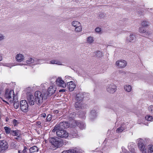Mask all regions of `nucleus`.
I'll use <instances>...</instances> for the list:
<instances>
[{
  "mask_svg": "<svg viewBox=\"0 0 153 153\" xmlns=\"http://www.w3.org/2000/svg\"><path fill=\"white\" fill-rule=\"evenodd\" d=\"M48 95L46 93H42L37 91L35 93V97L36 103L38 105H40L47 98Z\"/></svg>",
  "mask_w": 153,
  "mask_h": 153,
  "instance_id": "1",
  "label": "nucleus"
},
{
  "mask_svg": "<svg viewBox=\"0 0 153 153\" xmlns=\"http://www.w3.org/2000/svg\"><path fill=\"white\" fill-rule=\"evenodd\" d=\"M50 143L56 148L62 146L65 143L61 139L57 137H52L49 140Z\"/></svg>",
  "mask_w": 153,
  "mask_h": 153,
  "instance_id": "2",
  "label": "nucleus"
},
{
  "mask_svg": "<svg viewBox=\"0 0 153 153\" xmlns=\"http://www.w3.org/2000/svg\"><path fill=\"white\" fill-rule=\"evenodd\" d=\"M4 97L6 99L8 100L10 103H11L12 102V100H13V99L15 98L13 91L7 89L5 92Z\"/></svg>",
  "mask_w": 153,
  "mask_h": 153,
  "instance_id": "3",
  "label": "nucleus"
},
{
  "mask_svg": "<svg viewBox=\"0 0 153 153\" xmlns=\"http://www.w3.org/2000/svg\"><path fill=\"white\" fill-rule=\"evenodd\" d=\"M71 25L75 27L74 31L76 32H80L82 29L81 24L77 21H74L71 23Z\"/></svg>",
  "mask_w": 153,
  "mask_h": 153,
  "instance_id": "4",
  "label": "nucleus"
},
{
  "mask_svg": "<svg viewBox=\"0 0 153 153\" xmlns=\"http://www.w3.org/2000/svg\"><path fill=\"white\" fill-rule=\"evenodd\" d=\"M67 124L68 123L66 122H60L55 126L52 131L54 132L56 131L57 130H58L59 129L67 128L68 127V126L67 125Z\"/></svg>",
  "mask_w": 153,
  "mask_h": 153,
  "instance_id": "5",
  "label": "nucleus"
},
{
  "mask_svg": "<svg viewBox=\"0 0 153 153\" xmlns=\"http://www.w3.org/2000/svg\"><path fill=\"white\" fill-rule=\"evenodd\" d=\"M20 107L21 110L24 112H26L28 111V104L27 102L25 100L20 101Z\"/></svg>",
  "mask_w": 153,
  "mask_h": 153,
  "instance_id": "6",
  "label": "nucleus"
},
{
  "mask_svg": "<svg viewBox=\"0 0 153 153\" xmlns=\"http://www.w3.org/2000/svg\"><path fill=\"white\" fill-rule=\"evenodd\" d=\"M62 129H59L58 130H57L56 132V135L59 137L66 138L68 136V133L65 130Z\"/></svg>",
  "mask_w": 153,
  "mask_h": 153,
  "instance_id": "7",
  "label": "nucleus"
},
{
  "mask_svg": "<svg viewBox=\"0 0 153 153\" xmlns=\"http://www.w3.org/2000/svg\"><path fill=\"white\" fill-rule=\"evenodd\" d=\"M138 141V147L140 151L142 153H146V149L144 144L142 143L143 140L141 139H139Z\"/></svg>",
  "mask_w": 153,
  "mask_h": 153,
  "instance_id": "8",
  "label": "nucleus"
},
{
  "mask_svg": "<svg viewBox=\"0 0 153 153\" xmlns=\"http://www.w3.org/2000/svg\"><path fill=\"white\" fill-rule=\"evenodd\" d=\"M27 100L29 104L31 105H34L36 102L33 96L30 93L27 94Z\"/></svg>",
  "mask_w": 153,
  "mask_h": 153,
  "instance_id": "9",
  "label": "nucleus"
},
{
  "mask_svg": "<svg viewBox=\"0 0 153 153\" xmlns=\"http://www.w3.org/2000/svg\"><path fill=\"white\" fill-rule=\"evenodd\" d=\"M8 145L6 141L0 140V151H5L7 149Z\"/></svg>",
  "mask_w": 153,
  "mask_h": 153,
  "instance_id": "10",
  "label": "nucleus"
},
{
  "mask_svg": "<svg viewBox=\"0 0 153 153\" xmlns=\"http://www.w3.org/2000/svg\"><path fill=\"white\" fill-rule=\"evenodd\" d=\"M127 65V62L123 60H118L116 61L115 65L118 68H125Z\"/></svg>",
  "mask_w": 153,
  "mask_h": 153,
  "instance_id": "11",
  "label": "nucleus"
},
{
  "mask_svg": "<svg viewBox=\"0 0 153 153\" xmlns=\"http://www.w3.org/2000/svg\"><path fill=\"white\" fill-rule=\"evenodd\" d=\"M57 85L59 86L64 88L66 86V84L64 81L60 77H58L56 80Z\"/></svg>",
  "mask_w": 153,
  "mask_h": 153,
  "instance_id": "12",
  "label": "nucleus"
},
{
  "mask_svg": "<svg viewBox=\"0 0 153 153\" xmlns=\"http://www.w3.org/2000/svg\"><path fill=\"white\" fill-rule=\"evenodd\" d=\"M117 90V87L114 84H111L108 85L107 88V90L110 93H114Z\"/></svg>",
  "mask_w": 153,
  "mask_h": 153,
  "instance_id": "13",
  "label": "nucleus"
},
{
  "mask_svg": "<svg viewBox=\"0 0 153 153\" xmlns=\"http://www.w3.org/2000/svg\"><path fill=\"white\" fill-rule=\"evenodd\" d=\"M56 90V88L55 85L50 86L48 90V93L46 94L48 95V96H50L53 94L55 92Z\"/></svg>",
  "mask_w": 153,
  "mask_h": 153,
  "instance_id": "14",
  "label": "nucleus"
},
{
  "mask_svg": "<svg viewBox=\"0 0 153 153\" xmlns=\"http://www.w3.org/2000/svg\"><path fill=\"white\" fill-rule=\"evenodd\" d=\"M85 106V105L84 104L82 101L76 102L75 105V107L77 109L83 108Z\"/></svg>",
  "mask_w": 153,
  "mask_h": 153,
  "instance_id": "15",
  "label": "nucleus"
},
{
  "mask_svg": "<svg viewBox=\"0 0 153 153\" xmlns=\"http://www.w3.org/2000/svg\"><path fill=\"white\" fill-rule=\"evenodd\" d=\"M67 85L70 91H73L76 87V85L72 81L67 83Z\"/></svg>",
  "mask_w": 153,
  "mask_h": 153,
  "instance_id": "16",
  "label": "nucleus"
},
{
  "mask_svg": "<svg viewBox=\"0 0 153 153\" xmlns=\"http://www.w3.org/2000/svg\"><path fill=\"white\" fill-rule=\"evenodd\" d=\"M16 58L17 62H20L24 59L25 57L23 54L19 53L16 55Z\"/></svg>",
  "mask_w": 153,
  "mask_h": 153,
  "instance_id": "17",
  "label": "nucleus"
},
{
  "mask_svg": "<svg viewBox=\"0 0 153 153\" xmlns=\"http://www.w3.org/2000/svg\"><path fill=\"white\" fill-rule=\"evenodd\" d=\"M135 38V35L133 34H131L126 38V42L128 43L132 42L134 40Z\"/></svg>",
  "mask_w": 153,
  "mask_h": 153,
  "instance_id": "18",
  "label": "nucleus"
},
{
  "mask_svg": "<svg viewBox=\"0 0 153 153\" xmlns=\"http://www.w3.org/2000/svg\"><path fill=\"white\" fill-rule=\"evenodd\" d=\"M138 31L139 32L141 33H145L146 36H147V35H149L150 34V32L149 31L146 32L145 29L143 26L139 28Z\"/></svg>",
  "mask_w": 153,
  "mask_h": 153,
  "instance_id": "19",
  "label": "nucleus"
},
{
  "mask_svg": "<svg viewBox=\"0 0 153 153\" xmlns=\"http://www.w3.org/2000/svg\"><path fill=\"white\" fill-rule=\"evenodd\" d=\"M150 23L148 21L143 20L142 21L141 25L143 27H147L150 26Z\"/></svg>",
  "mask_w": 153,
  "mask_h": 153,
  "instance_id": "20",
  "label": "nucleus"
},
{
  "mask_svg": "<svg viewBox=\"0 0 153 153\" xmlns=\"http://www.w3.org/2000/svg\"><path fill=\"white\" fill-rule=\"evenodd\" d=\"M62 153H81L80 152L75 149H70L68 150L63 151Z\"/></svg>",
  "mask_w": 153,
  "mask_h": 153,
  "instance_id": "21",
  "label": "nucleus"
},
{
  "mask_svg": "<svg viewBox=\"0 0 153 153\" xmlns=\"http://www.w3.org/2000/svg\"><path fill=\"white\" fill-rule=\"evenodd\" d=\"M124 88L126 91L128 92H131L132 90L131 86L128 84L124 85Z\"/></svg>",
  "mask_w": 153,
  "mask_h": 153,
  "instance_id": "22",
  "label": "nucleus"
},
{
  "mask_svg": "<svg viewBox=\"0 0 153 153\" xmlns=\"http://www.w3.org/2000/svg\"><path fill=\"white\" fill-rule=\"evenodd\" d=\"M76 125L79 127L81 129H83L85 127V125L83 122H76Z\"/></svg>",
  "mask_w": 153,
  "mask_h": 153,
  "instance_id": "23",
  "label": "nucleus"
},
{
  "mask_svg": "<svg viewBox=\"0 0 153 153\" xmlns=\"http://www.w3.org/2000/svg\"><path fill=\"white\" fill-rule=\"evenodd\" d=\"M13 100H12V102L11 103H13V105L14 107L16 108H17L19 107V103L18 102V100L16 98H15Z\"/></svg>",
  "mask_w": 153,
  "mask_h": 153,
  "instance_id": "24",
  "label": "nucleus"
},
{
  "mask_svg": "<svg viewBox=\"0 0 153 153\" xmlns=\"http://www.w3.org/2000/svg\"><path fill=\"white\" fill-rule=\"evenodd\" d=\"M94 41V39L93 37L90 36L87 37V42L89 44H91L93 43Z\"/></svg>",
  "mask_w": 153,
  "mask_h": 153,
  "instance_id": "25",
  "label": "nucleus"
},
{
  "mask_svg": "<svg viewBox=\"0 0 153 153\" xmlns=\"http://www.w3.org/2000/svg\"><path fill=\"white\" fill-rule=\"evenodd\" d=\"M49 64H55L57 65H62L61 63V62L58 61L57 60H53L51 61H50V62L49 63Z\"/></svg>",
  "mask_w": 153,
  "mask_h": 153,
  "instance_id": "26",
  "label": "nucleus"
},
{
  "mask_svg": "<svg viewBox=\"0 0 153 153\" xmlns=\"http://www.w3.org/2000/svg\"><path fill=\"white\" fill-rule=\"evenodd\" d=\"M38 150L39 149L38 147L35 146L30 148V153H33L38 152Z\"/></svg>",
  "mask_w": 153,
  "mask_h": 153,
  "instance_id": "27",
  "label": "nucleus"
},
{
  "mask_svg": "<svg viewBox=\"0 0 153 153\" xmlns=\"http://www.w3.org/2000/svg\"><path fill=\"white\" fill-rule=\"evenodd\" d=\"M96 111L95 110H92L91 111L90 113V117L91 118L93 119L96 117Z\"/></svg>",
  "mask_w": 153,
  "mask_h": 153,
  "instance_id": "28",
  "label": "nucleus"
},
{
  "mask_svg": "<svg viewBox=\"0 0 153 153\" xmlns=\"http://www.w3.org/2000/svg\"><path fill=\"white\" fill-rule=\"evenodd\" d=\"M34 65L39 64L41 63V62H42L43 60L42 59H34Z\"/></svg>",
  "mask_w": 153,
  "mask_h": 153,
  "instance_id": "29",
  "label": "nucleus"
},
{
  "mask_svg": "<svg viewBox=\"0 0 153 153\" xmlns=\"http://www.w3.org/2000/svg\"><path fill=\"white\" fill-rule=\"evenodd\" d=\"M12 134L14 136H18V137H20V133L18 130L13 131Z\"/></svg>",
  "mask_w": 153,
  "mask_h": 153,
  "instance_id": "30",
  "label": "nucleus"
},
{
  "mask_svg": "<svg viewBox=\"0 0 153 153\" xmlns=\"http://www.w3.org/2000/svg\"><path fill=\"white\" fill-rule=\"evenodd\" d=\"M34 62V59L33 58H29L26 61V63L28 64H30L33 63Z\"/></svg>",
  "mask_w": 153,
  "mask_h": 153,
  "instance_id": "31",
  "label": "nucleus"
},
{
  "mask_svg": "<svg viewBox=\"0 0 153 153\" xmlns=\"http://www.w3.org/2000/svg\"><path fill=\"white\" fill-rule=\"evenodd\" d=\"M125 128L122 126H121L118 128L117 130V132L118 133H121L125 130Z\"/></svg>",
  "mask_w": 153,
  "mask_h": 153,
  "instance_id": "32",
  "label": "nucleus"
},
{
  "mask_svg": "<svg viewBox=\"0 0 153 153\" xmlns=\"http://www.w3.org/2000/svg\"><path fill=\"white\" fill-rule=\"evenodd\" d=\"M145 119L148 121H151L153 119V117L152 116L147 115L146 116Z\"/></svg>",
  "mask_w": 153,
  "mask_h": 153,
  "instance_id": "33",
  "label": "nucleus"
},
{
  "mask_svg": "<svg viewBox=\"0 0 153 153\" xmlns=\"http://www.w3.org/2000/svg\"><path fill=\"white\" fill-rule=\"evenodd\" d=\"M83 96L82 95L81 96L80 94H79L76 95V99L77 100H79V101H80L83 98Z\"/></svg>",
  "mask_w": 153,
  "mask_h": 153,
  "instance_id": "34",
  "label": "nucleus"
},
{
  "mask_svg": "<svg viewBox=\"0 0 153 153\" xmlns=\"http://www.w3.org/2000/svg\"><path fill=\"white\" fill-rule=\"evenodd\" d=\"M153 152V146L152 145H149L148 146V152Z\"/></svg>",
  "mask_w": 153,
  "mask_h": 153,
  "instance_id": "35",
  "label": "nucleus"
},
{
  "mask_svg": "<svg viewBox=\"0 0 153 153\" xmlns=\"http://www.w3.org/2000/svg\"><path fill=\"white\" fill-rule=\"evenodd\" d=\"M51 115L50 114H48L46 119H45L46 122H49L51 120Z\"/></svg>",
  "mask_w": 153,
  "mask_h": 153,
  "instance_id": "36",
  "label": "nucleus"
},
{
  "mask_svg": "<svg viewBox=\"0 0 153 153\" xmlns=\"http://www.w3.org/2000/svg\"><path fill=\"white\" fill-rule=\"evenodd\" d=\"M95 55L97 56L100 57L102 56V53L100 51H98L96 53Z\"/></svg>",
  "mask_w": 153,
  "mask_h": 153,
  "instance_id": "37",
  "label": "nucleus"
},
{
  "mask_svg": "<svg viewBox=\"0 0 153 153\" xmlns=\"http://www.w3.org/2000/svg\"><path fill=\"white\" fill-rule=\"evenodd\" d=\"M95 31L97 33H101V29L100 28L97 27L95 28Z\"/></svg>",
  "mask_w": 153,
  "mask_h": 153,
  "instance_id": "38",
  "label": "nucleus"
},
{
  "mask_svg": "<svg viewBox=\"0 0 153 153\" xmlns=\"http://www.w3.org/2000/svg\"><path fill=\"white\" fill-rule=\"evenodd\" d=\"M4 129L5 131V132L7 133H9L10 132V129L7 127H5Z\"/></svg>",
  "mask_w": 153,
  "mask_h": 153,
  "instance_id": "39",
  "label": "nucleus"
},
{
  "mask_svg": "<svg viewBox=\"0 0 153 153\" xmlns=\"http://www.w3.org/2000/svg\"><path fill=\"white\" fill-rule=\"evenodd\" d=\"M86 113L85 112H81L79 114V117L81 118H83L85 116Z\"/></svg>",
  "mask_w": 153,
  "mask_h": 153,
  "instance_id": "40",
  "label": "nucleus"
},
{
  "mask_svg": "<svg viewBox=\"0 0 153 153\" xmlns=\"http://www.w3.org/2000/svg\"><path fill=\"white\" fill-rule=\"evenodd\" d=\"M76 115L75 113L74 112L71 113L69 116V117L71 119H73L75 117Z\"/></svg>",
  "mask_w": 153,
  "mask_h": 153,
  "instance_id": "41",
  "label": "nucleus"
},
{
  "mask_svg": "<svg viewBox=\"0 0 153 153\" xmlns=\"http://www.w3.org/2000/svg\"><path fill=\"white\" fill-rule=\"evenodd\" d=\"M5 38V36L3 34L0 33V41L4 40Z\"/></svg>",
  "mask_w": 153,
  "mask_h": 153,
  "instance_id": "42",
  "label": "nucleus"
},
{
  "mask_svg": "<svg viewBox=\"0 0 153 153\" xmlns=\"http://www.w3.org/2000/svg\"><path fill=\"white\" fill-rule=\"evenodd\" d=\"M148 110L149 111L151 112V113L153 112V105H151L149 106L148 107Z\"/></svg>",
  "mask_w": 153,
  "mask_h": 153,
  "instance_id": "43",
  "label": "nucleus"
},
{
  "mask_svg": "<svg viewBox=\"0 0 153 153\" xmlns=\"http://www.w3.org/2000/svg\"><path fill=\"white\" fill-rule=\"evenodd\" d=\"M13 122L14 126H16L18 123L17 121L15 119H14L13 121Z\"/></svg>",
  "mask_w": 153,
  "mask_h": 153,
  "instance_id": "44",
  "label": "nucleus"
},
{
  "mask_svg": "<svg viewBox=\"0 0 153 153\" xmlns=\"http://www.w3.org/2000/svg\"><path fill=\"white\" fill-rule=\"evenodd\" d=\"M27 147L26 146H24V149L22 151V152L23 153H26L27 152Z\"/></svg>",
  "mask_w": 153,
  "mask_h": 153,
  "instance_id": "45",
  "label": "nucleus"
},
{
  "mask_svg": "<svg viewBox=\"0 0 153 153\" xmlns=\"http://www.w3.org/2000/svg\"><path fill=\"white\" fill-rule=\"evenodd\" d=\"M46 117V114H41V117L45 118Z\"/></svg>",
  "mask_w": 153,
  "mask_h": 153,
  "instance_id": "46",
  "label": "nucleus"
},
{
  "mask_svg": "<svg viewBox=\"0 0 153 153\" xmlns=\"http://www.w3.org/2000/svg\"><path fill=\"white\" fill-rule=\"evenodd\" d=\"M65 90L64 89H61L59 90V92H65Z\"/></svg>",
  "mask_w": 153,
  "mask_h": 153,
  "instance_id": "47",
  "label": "nucleus"
},
{
  "mask_svg": "<svg viewBox=\"0 0 153 153\" xmlns=\"http://www.w3.org/2000/svg\"><path fill=\"white\" fill-rule=\"evenodd\" d=\"M119 72L120 74H121V73H123L124 72L122 70H119Z\"/></svg>",
  "mask_w": 153,
  "mask_h": 153,
  "instance_id": "48",
  "label": "nucleus"
},
{
  "mask_svg": "<svg viewBox=\"0 0 153 153\" xmlns=\"http://www.w3.org/2000/svg\"><path fill=\"white\" fill-rule=\"evenodd\" d=\"M2 59V56L1 54H0V61Z\"/></svg>",
  "mask_w": 153,
  "mask_h": 153,
  "instance_id": "49",
  "label": "nucleus"
},
{
  "mask_svg": "<svg viewBox=\"0 0 153 153\" xmlns=\"http://www.w3.org/2000/svg\"><path fill=\"white\" fill-rule=\"evenodd\" d=\"M58 112V110H56L55 111V113H57Z\"/></svg>",
  "mask_w": 153,
  "mask_h": 153,
  "instance_id": "50",
  "label": "nucleus"
},
{
  "mask_svg": "<svg viewBox=\"0 0 153 153\" xmlns=\"http://www.w3.org/2000/svg\"><path fill=\"white\" fill-rule=\"evenodd\" d=\"M72 134H73V133H72ZM72 135L73 136V137H76V136L75 135H74V134H72Z\"/></svg>",
  "mask_w": 153,
  "mask_h": 153,
  "instance_id": "51",
  "label": "nucleus"
},
{
  "mask_svg": "<svg viewBox=\"0 0 153 153\" xmlns=\"http://www.w3.org/2000/svg\"><path fill=\"white\" fill-rule=\"evenodd\" d=\"M19 137H18V136H17V137H16L15 138V139H19Z\"/></svg>",
  "mask_w": 153,
  "mask_h": 153,
  "instance_id": "52",
  "label": "nucleus"
},
{
  "mask_svg": "<svg viewBox=\"0 0 153 153\" xmlns=\"http://www.w3.org/2000/svg\"><path fill=\"white\" fill-rule=\"evenodd\" d=\"M18 153H21L20 152V150L18 151Z\"/></svg>",
  "mask_w": 153,
  "mask_h": 153,
  "instance_id": "53",
  "label": "nucleus"
},
{
  "mask_svg": "<svg viewBox=\"0 0 153 153\" xmlns=\"http://www.w3.org/2000/svg\"><path fill=\"white\" fill-rule=\"evenodd\" d=\"M45 120H43V122H45Z\"/></svg>",
  "mask_w": 153,
  "mask_h": 153,
  "instance_id": "54",
  "label": "nucleus"
},
{
  "mask_svg": "<svg viewBox=\"0 0 153 153\" xmlns=\"http://www.w3.org/2000/svg\"><path fill=\"white\" fill-rule=\"evenodd\" d=\"M152 9H150L149 10H152Z\"/></svg>",
  "mask_w": 153,
  "mask_h": 153,
  "instance_id": "55",
  "label": "nucleus"
},
{
  "mask_svg": "<svg viewBox=\"0 0 153 153\" xmlns=\"http://www.w3.org/2000/svg\"><path fill=\"white\" fill-rule=\"evenodd\" d=\"M6 121H7V119H6Z\"/></svg>",
  "mask_w": 153,
  "mask_h": 153,
  "instance_id": "56",
  "label": "nucleus"
},
{
  "mask_svg": "<svg viewBox=\"0 0 153 153\" xmlns=\"http://www.w3.org/2000/svg\"><path fill=\"white\" fill-rule=\"evenodd\" d=\"M6 121H7V119H6Z\"/></svg>",
  "mask_w": 153,
  "mask_h": 153,
  "instance_id": "57",
  "label": "nucleus"
},
{
  "mask_svg": "<svg viewBox=\"0 0 153 153\" xmlns=\"http://www.w3.org/2000/svg\"><path fill=\"white\" fill-rule=\"evenodd\" d=\"M7 66H8V67H9V66H8V65H7Z\"/></svg>",
  "mask_w": 153,
  "mask_h": 153,
  "instance_id": "58",
  "label": "nucleus"
}]
</instances>
